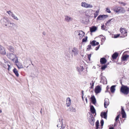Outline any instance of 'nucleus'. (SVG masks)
<instances>
[{
  "label": "nucleus",
  "instance_id": "obj_16",
  "mask_svg": "<svg viewBox=\"0 0 129 129\" xmlns=\"http://www.w3.org/2000/svg\"><path fill=\"white\" fill-rule=\"evenodd\" d=\"M90 111L91 112L92 114L96 113L94 107L92 105L90 106Z\"/></svg>",
  "mask_w": 129,
  "mask_h": 129
},
{
  "label": "nucleus",
  "instance_id": "obj_26",
  "mask_svg": "<svg viewBox=\"0 0 129 129\" xmlns=\"http://www.w3.org/2000/svg\"><path fill=\"white\" fill-rule=\"evenodd\" d=\"M0 64L2 66L5 68H6L7 66H8L7 64H4L1 61H0Z\"/></svg>",
  "mask_w": 129,
  "mask_h": 129
},
{
  "label": "nucleus",
  "instance_id": "obj_7",
  "mask_svg": "<svg viewBox=\"0 0 129 129\" xmlns=\"http://www.w3.org/2000/svg\"><path fill=\"white\" fill-rule=\"evenodd\" d=\"M72 51L74 55H77L79 53V52L78 49L76 47H74L72 50Z\"/></svg>",
  "mask_w": 129,
  "mask_h": 129
},
{
  "label": "nucleus",
  "instance_id": "obj_57",
  "mask_svg": "<svg viewBox=\"0 0 129 129\" xmlns=\"http://www.w3.org/2000/svg\"><path fill=\"white\" fill-rule=\"evenodd\" d=\"M85 100H86V103H87V102L88 100H87V98H85Z\"/></svg>",
  "mask_w": 129,
  "mask_h": 129
},
{
  "label": "nucleus",
  "instance_id": "obj_6",
  "mask_svg": "<svg viewBox=\"0 0 129 129\" xmlns=\"http://www.w3.org/2000/svg\"><path fill=\"white\" fill-rule=\"evenodd\" d=\"M102 90L101 87L99 85L97 86L95 88L94 92L96 94H98L101 92Z\"/></svg>",
  "mask_w": 129,
  "mask_h": 129
},
{
  "label": "nucleus",
  "instance_id": "obj_64",
  "mask_svg": "<svg viewBox=\"0 0 129 129\" xmlns=\"http://www.w3.org/2000/svg\"><path fill=\"white\" fill-rule=\"evenodd\" d=\"M63 128L64 127L62 128V127H61V128L60 129H63Z\"/></svg>",
  "mask_w": 129,
  "mask_h": 129
},
{
  "label": "nucleus",
  "instance_id": "obj_37",
  "mask_svg": "<svg viewBox=\"0 0 129 129\" xmlns=\"http://www.w3.org/2000/svg\"><path fill=\"white\" fill-rule=\"evenodd\" d=\"M9 49L12 52H13L14 50V49L13 47L12 46H10L9 47Z\"/></svg>",
  "mask_w": 129,
  "mask_h": 129
},
{
  "label": "nucleus",
  "instance_id": "obj_52",
  "mask_svg": "<svg viewBox=\"0 0 129 129\" xmlns=\"http://www.w3.org/2000/svg\"><path fill=\"white\" fill-rule=\"evenodd\" d=\"M100 45H99V46H98L96 47L95 48V50H98L99 48V47H100Z\"/></svg>",
  "mask_w": 129,
  "mask_h": 129
},
{
  "label": "nucleus",
  "instance_id": "obj_28",
  "mask_svg": "<svg viewBox=\"0 0 129 129\" xmlns=\"http://www.w3.org/2000/svg\"><path fill=\"white\" fill-rule=\"evenodd\" d=\"M12 17L14 19L16 20H19V19L16 16H15L14 14L12 15Z\"/></svg>",
  "mask_w": 129,
  "mask_h": 129
},
{
  "label": "nucleus",
  "instance_id": "obj_39",
  "mask_svg": "<svg viewBox=\"0 0 129 129\" xmlns=\"http://www.w3.org/2000/svg\"><path fill=\"white\" fill-rule=\"evenodd\" d=\"M87 36L85 37V38H83L82 40V42H85L87 41Z\"/></svg>",
  "mask_w": 129,
  "mask_h": 129
},
{
  "label": "nucleus",
  "instance_id": "obj_5",
  "mask_svg": "<svg viewBox=\"0 0 129 129\" xmlns=\"http://www.w3.org/2000/svg\"><path fill=\"white\" fill-rule=\"evenodd\" d=\"M81 6L86 8H91L92 6L91 5L87 4L85 2H82L81 4Z\"/></svg>",
  "mask_w": 129,
  "mask_h": 129
},
{
  "label": "nucleus",
  "instance_id": "obj_10",
  "mask_svg": "<svg viewBox=\"0 0 129 129\" xmlns=\"http://www.w3.org/2000/svg\"><path fill=\"white\" fill-rule=\"evenodd\" d=\"M90 118H89L88 119L89 122L91 125H93L94 124V118L93 117L92 115L91 114V116L90 115Z\"/></svg>",
  "mask_w": 129,
  "mask_h": 129
},
{
  "label": "nucleus",
  "instance_id": "obj_29",
  "mask_svg": "<svg viewBox=\"0 0 129 129\" xmlns=\"http://www.w3.org/2000/svg\"><path fill=\"white\" fill-rule=\"evenodd\" d=\"M108 64V63L102 66L101 67V69L103 70H104L107 67Z\"/></svg>",
  "mask_w": 129,
  "mask_h": 129
},
{
  "label": "nucleus",
  "instance_id": "obj_63",
  "mask_svg": "<svg viewBox=\"0 0 129 129\" xmlns=\"http://www.w3.org/2000/svg\"><path fill=\"white\" fill-rule=\"evenodd\" d=\"M2 112V111L1 110H0V113H1Z\"/></svg>",
  "mask_w": 129,
  "mask_h": 129
},
{
  "label": "nucleus",
  "instance_id": "obj_19",
  "mask_svg": "<svg viewBox=\"0 0 129 129\" xmlns=\"http://www.w3.org/2000/svg\"><path fill=\"white\" fill-rule=\"evenodd\" d=\"M78 71L80 73L84 69L82 66H80L77 67Z\"/></svg>",
  "mask_w": 129,
  "mask_h": 129
},
{
  "label": "nucleus",
  "instance_id": "obj_15",
  "mask_svg": "<svg viewBox=\"0 0 129 129\" xmlns=\"http://www.w3.org/2000/svg\"><path fill=\"white\" fill-rule=\"evenodd\" d=\"M97 29V28L96 26H92L91 27H90V31L91 33H92L93 32L95 31Z\"/></svg>",
  "mask_w": 129,
  "mask_h": 129
},
{
  "label": "nucleus",
  "instance_id": "obj_32",
  "mask_svg": "<svg viewBox=\"0 0 129 129\" xmlns=\"http://www.w3.org/2000/svg\"><path fill=\"white\" fill-rule=\"evenodd\" d=\"M126 30H125L124 29L122 28H120V31L122 34H123V33Z\"/></svg>",
  "mask_w": 129,
  "mask_h": 129
},
{
  "label": "nucleus",
  "instance_id": "obj_33",
  "mask_svg": "<svg viewBox=\"0 0 129 129\" xmlns=\"http://www.w3.org/2000/svg\"><path fill=\"white\" fill-rule=\"evenodd\" d=\"M99 13V11H96V12L94 13V17L95 18L98 15Z\"/></svg>",
  "mask_w": 129,
  "mask_h": 129
},
{
  "label": "nucleus",
  "instance_id": "obj_27",
  "mask_svg": "<svg viewBox=\"0 0 129 129\" xmlns=\"http://www.w3.org/2000/svg\"><path fill=\"white\" fill-rule=\"evenodd\" d=\"M129 56L127 55H124L122 57V59L123 61H125L126 60V59Z\"/></svg>",
  "mask_w": 129,
  "mask_h": 129
},
{
  "label": "nucleus",
  "instance_id": "obj_43",
  "mask_svg": "<svg viewBox=\"0 0 129 129\" xmlns=\"http://www.w3.org/2000/svg\"><path fill=\"white\" fill-rule=\"evenodd\" d=\"M91 54H90L89 55H88V58L89 60V61L90 60V58L91 57Z\"/></svg>",
  "mask_w": 129,
  "mask_h": 129
},
{
  "label": "nucleus",
  "instance_id": "obj_23",
  "mask_svg": "<svg viewBox=\"0 0 129 129\" xmlns=\"http://www.w3.org/2000/svg\"><path fill=\"white\" fill-rule=\"evenodd\" d=\"M13 72L16 75L17 77H18L19 76V74L16 68H14L13 70Z\"/></svg>",
  "mask_w": 129,
  "mask_h": 129
},
{
  "label": "nucleus",
  "instance_id": "obj_17",
  "mask_svg": "<svg viewBox=\"0 0 129 129\" xmlns=\"http://www.w3.org/2000/svg\"><path fill=\"white\" fill-rule=\"evenodd\" d=\"M106 62L107 60L105 58H101L100 62L102 64H103L106 63Z\"/></svg>",
  "mask_w": 129,
  "mask_h": 129
},
{
  "label": "nucleus",
  "instance_id": "obj_22",
  "mask_svg": "<svg viewBox=\"0 0 129 129\" xmlns=\"http://www.w3.org/2000/svg\"><path fill=\"white\" fill-rule=\"evenodd\" d=\"M116 87L115 85H112L110 88L111 92L112 93H113L114 92L115 89V87Z\"/></svg>",
  "mask_w": 129,
  "mask_h": 129
},
{
  "label": "nucleus",
  "instance_id": "obj_18",
  "mask_svg": "<svg viewBox=\"0 0 129 129\" xmlns=\"http://www.w3.org/2000/svg\"><path fill=\"white\" fill-rule=\"evenodd\" d=\"M91 99V100L92 103L95 104L96 102V99L94 95H92Z\"/></svg>",
  "mask_w": 129,
  "mask_h": 129
},
{
  "label": "nucleus",
  "instance_id": "obj_62",
  "mask_svg": "<svg viewBox=\"0 0 129 129\" xmlns=\"http://www.w3.org/2000/svg\"><path fill=\"white\" fill-rule=\"evenodd\" d=\"M90 85H91V86H92V82H91L90 83Z\"/></svg>",
  "mask_w": 129,
  "mask_h": 129
},
{
  "label": "nucleus",
  "instance_id": "obj_38",
  "mask_svg": "<svg viewBox=\"0 0 129 129\" xmlns=\"http://www.w3.org/2000/svg\"><path fill=\"white\" fill-rule=\"evenodd\" d=\"M8 24L9 25V26H10V27H12V26L15 25V24H14V23L11 22H10L9 23H8Z\"/></svg>",
  "mask_w": 129,
  "mask_h": 129
},
{
  "label": "nucleus",
  "instance_id": "obj_56",
  "mask_svg": "<svg viewBox=\"0 0 129 129\" xmlns=\"http://www.w3.org/2000/svg\"><path fill=\"white\" fill-rule=\"evenodd\" d=\"M99 44V43L98 42H97L96 41L95 43V45H98Z\"/></svg>",
  "mask_w": 129,
  "mask_h": 129
},
{
  "label": "nucleus",
  "instance_id": "obj_58",
  "mask_svg": "<svg viewBox=\"0 0 129 129\" xmlns=\"http://www.w3.org/2000/svg\"><path fill=\"white\" fill-rule=\"evenodd\" d=\"M83 91H82V99H83Z\"/></svg>",
  "mask_w": 129,
  "mask_h": 129
},
{
  "label": "nucleus",
  "instance_id": "obj_51",
  "mask_svg": "<svg viewBox=\"0 0 129 129\" xmlns=\"http://www.w3.org/2000/svg\"><path fill=\"white\" fill-rule=\"evenodd\" d=\"M79 12L81 14H83L84 13L83 10H80L79 11Z\"/></svg>",
  "mask_w": 129,
  "mask_h": 129
},
{
  "label": "nucleus",
  "instance_id": "obj_2",
  "mask_svg": "<svg viewBox=\"0 0 129 129\" xmlns=\"http://www.w3.org/2000/svg\"><path fill=\"white\" fill-rule=\"evenodd\" d=\"M114 11L116 13H124L125 12V10L123 8L117 6L114 7Z\"/></svg>",
  "mask_w": 129,
  "mask_h": 129
},
{
  "label": "nucleus",
  "instance_id": "obj_24",
  "mask_svg": "<svg viewBox=\"0 0 129 129\" xmlns=\"http://www.w3.org/2000/svg\"><path fill=\"white\" fill-rule=\"evenodd\" d=\"M3 21L5 23H8L10 21L6 17L4 18Z\"/></svg>",
  "mask_w": 129,
  "mask_h": 129
},
{
  "label": "nucleus",
  "instance_id": "obj_46",
  "mask_svg": "<svg viewBox=\"0 0 129 129\" xmlns=\"http://www.w3.org/2000/svg\"><path fill=\"white\" fill-rule=\"evenodd\" d=\"M91 48V45H88V46H87V50H90V49Z\"/></svg>",
  "mask_w": 129,
  "mask_h": 129
},
{
  "label": "nucleus",
  "instance_id": "obj_36",
  "mask_svg": "<svg viewBox=\"0 0 129 129\" xmlns=\"http://www.w3.org/2000/svg\"><path fill=\"white\" fill-rule=\"evenodd\" d=\"M103 115L104 116V118L106 119L107 117V113L106 112H104L103 114Z\"/></svg>",
  "mask_w": 129,
  "mask_h": 129
},
{
  "label": "nucleus",
  "instance_id": "obj_42",
  "mask_svg": "<svg viewBox=\"0 0 129 129\" xmlns=\"http://www.w3.org/2000/svg\"><path fill=\"white\" fill-rule=\"evenodd\" d=\"M120 36V34H116L114 35V38H117L118 37Z\"/></svg>",
  "mask_w": 129,
  "mask_h": 129
},
{
  "label": "nucleus",
  "instance_id": "obj_47",
  "mask_svg": "<svg viewBox=\"0 0 129 129\" xmlns=\"http://www.w3.org/2000/svg\"><path fill=\"white\" fill-rule=\"evenodd\" d=\"M119 114L115 118V121H117L119 118Z\"/></svg>",
  "mask_w": 129,
  "mask_h": 129
},
{
  "label": "nucleus",
  "instance_id": "obj_8",
  "mask_svg": "<svg viewBox=\"0 0 129 129\" xmlns=\"http://www.w3.org/2000/svg\"><path fill=\"white\" fill-rule=\"evenodd\" d=\"M6 52L4 48L0 45V54L2 55H5Z\"/></svg>",
  "mask_w": 129,
  "mask_h": 129
},
{
  "label": "nucleus",
  "instance_id": "obj_35",
  "mask_svg": "<svg viewBox=\"0 0 129 129\" xmlns=\"http://www.w3.org/2000/svg\"><path fill=\"white\" fill-rule=\"evenodd\" d=\"M7 12L10 15H11V16L13 15L14 14L11 11H7Z\"/></svg>",
  "mask_w": 129,
  "mask_h": 129
},
{
  "label": "nucleus",
  "instance_id": "obj_14",
  "mask_svg": "<svg viewBox=\"0 0 129 129\" xmlns=\"http://www.w3.org/2000/svg\"><path fill=\"white\" fill-rule=\"evenodd\" d=\"M71 104V100L69 98H68L66 100V105L67 107H69Z\"/></svg>",
  "mask_w": 129,
  "mask_h": 129
},
{
  "label": "nucleus",
  "instance_id": "obj_12",
  "mask_svg": "<svg viewBox=\"0 0 129 129\" xmlns=\"http://www.w3.org/2000/svg\"><path fill=\"white\" fill-rule=\"evenodd\" d=\"M121 113L122 114V118H125L126 117V115L125 112L122 107H121Z\"/></svg>",
  "mask_w": 129,
  "mask_h": 129
},
{
  "label": "nucleus",
  "instance_id": "obj_54",
  "mask_svg": "<svg viewBox=\"0 0 129 129\" xmlns=\"http://www.w3.org/2000/svg\"><path fill=\"white\" fill-rule=\"evenodd\" d=\"M121 3V4H122L124 6H125L126 5V4L122 2H121V3Z\"/></svg>",
  "mask_w": 129,
  "mask_h": 129
},
{
  "label": "nucleus",
  "instance_id": "obj_59",
  "mask_svg": "<svg viewBox=\"0 0 129 129\" xmlns=\"http://www.w3.org/2000/svg\"><path fill=\"white\" fill-rule=\"evenodd\" d=\"M109 129H114L113 127H110L109 128Z\"/></svg>",
  "mask_w": 129,
  "mask_h": 129
},
{
  "label": "nucleus",
  "instance_id": "obj_40",
  "mask_svg": "<svg viewBox=\"0 0 129 129\" xmlns=\"http://www.w3.org/2000/svg\"><path fill=\"white\" fill-rule=\"evenodd\" d=\"M101 29L104 30H107V29L106 28V26H104V25H103L102 26H101Z\"/></svg>",
  "mask_w": 129,
  "mask_h": 129
},
{
  "label": "nucleus",
  "instance_id": "obj_61",
  "mask_svg": "<svg viewBox=\"0 0 129 129\" xmlns=\"http://www.w3.org/2000/svg\"><path fill=\"white\" fill-rule=\"evenodd\" d=\"M86 14V15H87L88 16H90L88 14Z\"/></svg>",
  "mask_w": 129,
  "mask_h": 129
},
{
  "label": "nucleus",
  "instance_id": "obj_13",
  "mask_svg": "<svg viewBox=\"0 0 129 129\" xmlns=\"http://www.w3.org/2000/svg\"><path fill=\"white\" fill-rule=\"evenodd\" d=\"M3 61H4L5 64H7V66L8 67V70H9L11 68V67H10L11 66V63H10L7 60H6L4 59H3Z\"/></svg>",
  "mask_w": 129,
  "mask_h": 129
},
{
  "label": "nucleus",
  "instance_id": "obj_3",
  "mask_svg": "<svg viewBox=\"0 0 129 129\" xmlns=\"http://www.w3.org/2000/svg\"><path fill=\"white\" fill-rule=\"evenodd\" d=\"M75 34L78 38L80 39H81L85 35V33L81 30H77L75 31Z\"/></svg>",
  "mask_w": 129,
  "mask_h": 129
},
{
  "label": "nucleus",
  "instance_id": "obj_4",
  "mask_svg": "<svg viewBox=\"0 0 129 129\" xmlns=\"http://www.w3.org/2000/svg\"><path fill=\"white\" fill-rule=\"evenodd\" d=\"M16 56L13 53H9L7 55L9 59L12 60L13 61L15 59Z\"/></svg>",
  "mask_w": 129,
  "mask_h": 129
},
{
  "label": "nucleus",
  "instance_id": "obj_48",
  "mask_svg": "<svg viewBox=\"0 0 129 129\" xmlns=\"http://www.w3.org/2000/svg\"><path fill=\"white\" fill-rule=\"evenodd\" d=\"M15 59H16V60L15 61V63H17L19 62H18V58L16 56Z\"/></svg>",
  "mask_w": 129,
  "mask_h": 129
},
{
  "label": "nucleus",
  "instance_id": "obj_20",
  "mask_svg": "<svg viewBox=\"0 0 129 129\" xmlns=\"http://www.w3.org/2000/svg\"><path fill=\"white\" fill-rule=\"evenodd\" d=\"M16 65L19 69L23 68V66L21 63L19 62L18 64H16Z\"/></svg>",
  "mask_w": 129,
  "mask_h": 129
},
{
  "label": "nucleus",
  "instance_id": "obj_44",
  "mask_svg": "<svg viewBox=\"0 0 129 129\" xmlns=\"http://www.w3.org/2000/svg\"><path fill=\"white\" fill-rule=\"evenodd\" d=\"M94 84V82H93V81H92V86H91L90 87L91 88H93Z\"/></svg>",
  "mask_w": 129,
  "mask_h": 129
},
{
  "label": "nucleus",
  "instance_id": "obj_11",
  "mask_svg": "<svg viewBox=\"0 0 129 129\" xmlns=\"http://www.w3.org/2000/svg\"><path fill=\"white\" fill-rule=\"evenodd\" d=\"M104 101V106L106 108L109 104V101L107 98L105 99Z\"/></svg>",
  "mask_w": 129,
  "mask_h": 129
},
{
  "label": "nucleus",
  "instance_id": "obj_9",
  "mask_svg": "<svg viewBox=\"0 0 129 129\" xmlns=\"http://www.w3.org/2000/svg\"><path fill=\"white\" fill-rule=\"evenodd\" d=\"M73 20V18L68 15L65 16L64 21L67 22H69Z\"/></svg>",
  "mask_w": 129,
  "mask_h": 129
},
{
  "label": "nucleus",
  "instance_id": "obj_60",
  "mask_svg": "<svg viewBox=\"0 0 129 129\" xmlns=\"http://www.w3.org/2000/svg\"><path fill=\"white\" fill-rule=\"evenodd\" d=\"M61 126H60V125L59 124H58L57 125V127H60Z\"/></svg>",
  "mask_w": 129,
  "mask_h": 129
},
{
  "label": "nucleus",
  "instance_id": "obj_30",
  "mask_svg": "<svg viewBox=\"0 0 129 129\" xmlns=\"http://www.w3.org/2000/svg\"><path fill=\"white\" fill-rule=\"evenodd\" d=\"M103 15H100L97 18V19L99 20H102L103 19Z\"/></svg>",
  "mask_w": 129,
  "mask_h": 129
},
{
  "label": "nucleus",
  "instance_id": "obj_49",
  "mask_svg": "<svg viewBox=\"0 0 129 129\" xmlns=\"http://www.w3.org/2000/svg\"><path fill=\"white\" fill-rule=\"evenodd\" d=\"M106 11L108 13H111V11L109 9H108V8H107L106 9Z\"/></svg>",
  "mask_w": 129,
  "mask_h": 129
},
{
  "label": "nucleus",
  "instance_id": "obj_55",
  "mask_svg": "<svg viewBox=\"0 0 129 129\" xmlns=\"http://www.w3.org/2000/svg\"><path fill=\"white\" fill-rule=\"evenodd\" d=\"M42 34L44 36H45L46 35V33L45 31H44L43 32Z\"/></svg>",
  "mask_w": 129,
  "mask_h": 129
},
{
  "label": "nucleus",
  "instance_id": "obj_21",
  "mask_svg": "<svg viewBox=\"0 0 129 129\" xmlns=\"http://www.w3.org/2000/svg\"><path fill=\"white\" fill-rule=\"evenodd\" d=\"M118 55V53L117 52H115L112 55L113 59H116Z\"/></svg>",
  "mask_w": 129,
  "mask_h": 129
},
{
  "label": "nucleus",
  "instance_id": "obj_53",
  "mask_svg": "<svg viewBox=\"0 0 129 129\" xmlns=\"http://www.w3.org/2000/svg\"><path fill=\"white\" fill-rule=\"evenodd\" d=\"M112 20V19H109L108 21L106 23V25L109 22H110Z\"/></svg>",
  "mask_w": 129,
  "mask_h": 129
},
{
  "label": "nucleus",
  "instance_id": "obj_1",
  "mask_svg": "<svg viewBox=\"0 0 129 129\" xmlns=\"http://www.w3.org/2000/svg\"><path fill=\"white\" fill-rule=\"evenodd\" d=\"M120 91L124 94L127 95L129 92V88L126 86H122L121 87Z\"/></svg>",
  "mask_w": 129,
  "mask_h": 129
},
{
  "label": "nucleus",
  "instance_id": "obj_45",
  "mask_svg": "<svg viewBox=\"0 0 129 129\" xmlns=\"http://www.w3.org/2000/svg\"><path fill=\"white\" fill-rule=\"evenodd\" d=\"M70 111H73L75 110V109L73 108L72 107H70Z\"/></svg>",
  "mask_w": 129,
  "mask_h": 129
},
{
  "label": "nucleus",
  "instance_id": "obj_31",
  "mask_svg": "<svg viewBox=\"0 0 129 129\" xmlns=\"http://www.w3.org/2000/svg\"><path fill=\"white\" fill-rule=\"evenodd\" d=\"M95 125L96 127V129H98V127L99 126V122L98 120H97L96 122Z\"/></svg>",
  "mask_w": 129,
  "mask_h": 129
},
{
  "label": "nucleus",
  "instance_id": "obj_25",
  "mask_svg": "<svg viewBox=\"0 0 129 129\" xmlns=\"http://www.w3.org/2000/svg\"><path fill=\"white\" fill-rule=\"evenodd\" d=\"M123 35L120 36V37L122 38H124L125 37L127 36V32L126 31L123 33Z\"/></svg>",
  "mask_w": 129,
  "mask_h": 129
},
{
  "label": "nucleus",
  "instance_id": "obj_41",
  "mask_svg": "<svg viewBox=\"0 0 129 129\" xmlns=\"http://www.w3.org/2000/svg\"><path fill=\"white\" fill-rule=\"evenodd\" d=\"M101 126L102 127L104 123V121L103 120H101L100 122Z\"/></svg>",
  "mask_w": 129,
  "mask_h": 129
},
{
  "label": "nucleus",
  "instance_id": "obj_34",
  "mask_svg": "<svg viewBox=\"0 0 129 129\" xmlns=\"http://www.w3.org/2000/svg\"><path fill=\"white\" fill-rule=\"evenodd\" d=\"M96 42V41H93L92 42H90V43L92 46H95V43Z\"/></svg>",
  "mask_w": 129,
  "mask_h": 129
},
{
  "label": "nucleus",
  "instance_id": "obj_50",
  "mask_svg": "<svg viewBox=\"0 0 129 129\" xmlns=\"http://www.w3.org/2000/svg\"><path fill=\"white\" fill-rule=\"evenodd\" d=\"M102 15L103 16V19H104L105 18H107L108 17V16L107 15Z\"/></svg>",
  "mask_w": 129,
  "mask_h": 129
}]
</instances>
